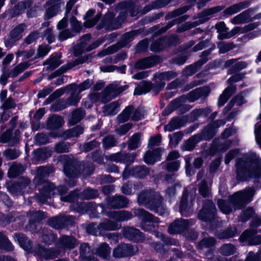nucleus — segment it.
<instances>
[{
  "mask_svg": "<svg viewBox=\"0 0 261 261\" xmlns=\"http://www.w3.org/2000/svg\"><path fill=\"white\" fill-rule=\"evenodd\" d=\"M161 151L160 148H158L152 151H147L144 156V162L147 164H152L159 161L161 155Z\"/></svg>",
  "mask_w": 261,
  "mask_h": 261,
  "instance_id": "a211bd4d",
  "label": "nucleus"
},
{
  "mask_svg": "<svg viewBox=\"0 0 261 261\" xmlns=\"http://www.w3.org/2000/svg\"><path fill=\"white\" fill-rule=\"evenodd\" d=\"M51 155V151L47 148H41L34 151V157L38 160L40 161L44 160Z\"/></svg>",
  "mask_w": 261,
  "mask_h": 261,
  "instance_id": "de8ad7c7",
  "label": "nucleus"
},
{
  "mask_svg": "<svg viewBox=\"0 0 261 261\" xmlns=\"http://www.w3.org/2000/svg\"><path fill=\"white\" fill-rule=\"evenodd\" d=\"M184 102V98L180 97L173 100L166 108V111H168V114L171 113L174 110L180 107Z\"/></svg>",
  "mask_w": 261,
  "mask_h": 261,
  "instance_id": "4d7b16f0",
  "label": "nucleus"
},
{
  "mask_svg": "<svg viewBox=\"0 0 261 261\" xmlns=\"http://www.w3.org/2000/svg\"><path fill=\"white\" fill-rule=\"evenodd\" d=\"M134 213L136 216L140 217L145 222V224L142 226L143 229L148 231H151L155 229V226L150 223H158L159 222L158 218H153L151 214L140 208L135 210Z\"/></svg>",
  "mask_w": 261,
  "mask_h": 261,
  "instance_id": "0eeeda50",
  "label": "nucleus"
},
{
  "mask_svg": "<svg viewBox=\"0 0 261 261\" xmlns=\"http://www.w3.org/2000/svg\"><path fill=\"white\" fill-rule=\"evenodd\" d=\"M176 76V73L173 71L160 73L155 78V84L153 87V91L155 93H158L165 86V81L171 80Z\"/></svg>",
  "mask_w": 261,
  "mask_h": 261,
  "instance_id": "9b49d317",
  "label": "nucleus"
},
{
  "mask_svg": "<svg viewBox=\"0 0 261 261\" xmlns=\"http://www.w3.org/2000/svg\"><path fill=\"white\" fill-rule=\"evenodd\" d=\"M74 218L71 216L60 215L59 217L50 218L48 223L52 227L59 229L65 226L71 225L74 222Z\"/></svg>",
  "mask_w": 261,
  "mask_h": 261,
  "instance_id": "9d476101",
  "label": "nucleus"
},
{
  "mask_svg": "<svg viewBox=\"0 0 261 261\" xmlns=\"http://www.w3.org/2000/svg\"><path fill=\"white\" fill-rule=\"evenodd\" d=\"M119 110V104L117 101H113L108 105H105L102 112L105 115H114Z\"/></svg>",
  "mask_w": 261,
  "mask_h": 261,
  "instance_id": "f704fd0d",
  "label": "nucleus"
},
{
  "mask_svg": "<svg viewBox=\"0 0 261 261\" xmlns=\"http://www.w3.org/2000/svg\"><path fill=\"white\" fill-rule=\"evenodd\" d=\"M111 249L108 244H101L96 250V254L106 259H109L110 257Z\"/></svg>",
  "mask_w": 261,
  "mask_h": 261,
  "instance_id": "58836bf2",
  "label": "nucleus"
},
{
  "mask_svg": "<svg viewBox=\"0 0 261 261\" xmlns=\"http://www.w3.org/2000/svg\"><path fill=\"white\" fill-rule=\"evenodd\" d=\"M236 62L235 59H230L226 61L224 65L225 67L227 68L232 65V67L228 70V73L232 74L235 71L246 68L247 66V63L245 62L241 61L236 63Z\"/></svg>",
  "mask_w": 261,
  "mask_h": 261,
  "instance_id": "aec40b11",
  "label": "nucleus"
},
{
  "mask_svg": "<svg viewBox=\"0 0 261 261\" xmlns=\"http://www.w3.org/2000/svg\"><path fill=\"white\" fill-rule=\"evenodd\" d=\"M110 217L115 218L119 221H126L132 218V215L127 211H120L118 212H112L107 214Z\"/></svg>",
  "mask_w": 261,
  "mask_h": 261,
  "instance_id": "e433bc0d",
  "label": "nucleus"
},
{
  "mask_svg": "<svg viewBox=\"0 0 261 261\" xmlns=\"http://www.w3.org/2000/svg\"><path fill=\"white\" fill-rule=\"evenodd\" d=\"M114 14L111 12H109L105 15L103 19L101 22V24L97 26L98 29L105 27L107 30H112L119 28L122 22L125 18V13H122L118 17L117 19H114Z\"/></svg>",
  "mask_w": 261,
  "mask_h": 261,
  "instance_id": "423d86ee",
  "label": "nucleus"
},
{
  "mask_svg": "<svg viewBox=\"0 0 261 261\" xmlns=\"http://www.w3.org/2000/svg\"><path fill=\"white\" fill-rule=\"evenodd\" d=\"M127 86H119L118 82H115L108 86L101 94L94 93L89 95L91 102H101L105 103L116 97L127 88Z\"/></svg>",
  "mask_w": 261,
  "mask_h": 261,
  "instance_id": "20e7f679",
  "label": "nucleus"
},
{
  "mask_svg": "<svg viewBox=\"0 0 261 261\" xmlns=\"http://www.w3.org/2000/svg\"><path fill=\"white\" fill-rule=\"evenodd\" d=\"M46 5L50 7L46 10L44 18L45 19H49L56 14L59 6L57 0H49L46 3Z\"/></svg>",
  "mask_w": 261,
  "mask_h": 261,
  "instance_id": "c756f323",
  "label": "nucleus"
},
{
  "mask_svg": "<svg viewBox=\"0 0 261 261\" xmlns=\"http://www.w3.org/2000/svg\"><path fill=\"white\" fill-rule=\"evenodd\" d=\"M138 201L139 204L154 210L160 215H163L165 210L162 205V198L158 192L151 190L142 191L138 196Z\"/></svg>",
  "mask_w": 261,
  "mask_h": 261,
  "instance_id": "7ed1b4c3",
  "label": "nucleus"
},
{
  "mask_svg": "<svg viewBox=\"0 0 261 261\" xmlns=\"http://www.w3.org/2000/svg\"><path fill=\"white\" fill-rule=\"evenodd\" d=\"M128 203L127 199L123 196L109 198L107 207L108 208H120L125 206Z\"/></svg>",
  "mask_w": 261,
  "mask_h": 261,
  "instance_id": "2eb2a0df",
  "label": "nucleus"
},
{
  "mask_svg": "<svg viewBox=\"0 0 261 261\" xmlns=\"http://www.w3.org/2000/svg\"><path fill=\"white\" fill-rule=\"evenodd\" d=\"M189 226V222L186 220L178 219L173 222L169 226L168 231L170 234L180 233L186 229Z\"/></svg>",
  "mask_w": 261,
  "mask_h": 261,
  "instance_id": "4468645a",
  "label": "nucleus"
},
{
  "mask_svg": "<svg viewBox=\"0 0 261 261\" xmlns=\"http://www.w3.org/2000/svg\"><path fill=\"white\" fill-rule=\"evenodd\" d=\"M72 91V93L71 95V96L68 99L66 105L60 108L59 109L57 108H54V106L53 107V109L55 111L60 110L63 109H64L65 108L69 106H74L76 105L78 102L79 101L80 99L81 98V95H80V93H78L77 92L75 93L74 90H70Z\"/></svg>",
  "mask_w": 261,
  "mask_h": 261,
  "instance_id": "4c0bfd02",
  "label": "nucleus"
},
{
  "mask_svg": "<svg viewBox=\"0 0 261 261\" xmlns=\"http://www.w3.org/2000/svg\"><path fill=\"white\" fill-rule=\"evenodd\" d=\"M141 134H136L134 135L129 139L128 142V149L129 150H133L138 148L141 142Z\"/></svg>",
  "mask_w": 261,
  "mask_h": 261,
  "instance_id": "3c124183",
  "label": "nucleus"
},
{
  "mask_svg": "<svg viewBox=\"0 0 261 261\" xmlns=\"http://www.w3.org/2000/svg\"><path fill=\"white\" fill-rule=\"evenodd\" d=\"M19 154V151L16 149H8L3 152L4 156L9 160L15 159Z\"/></svg>",
  "mask_w": 261,
  "mask_h": 261,
  "instance_id": "052dcab7",
  "label": "nucleus"
},
{
  "mask_svg": "<svg viewBox=\"0 0 261 261\" xmlns=\"http://www.w3.org/2000/svg\"><path fill=\"white\" fill-rule=\"evenodd\" d=\"M257 26V24L256 23H250L243 27H236L228 32V35L227 37H229V38H230L236 35L245 33L248 31L253 30L256 28Z\"/></svg>",
  "mask_w": 261,
  "mask_h": 261,
  "instance_id": "4be33fe9",
  "label": "nucleus"
},
{
  "mask_svg": "<svg viewBox=\"0 0 261 261\" xmlns=\"http://www.w3.org/2000/svg\"><path fill=\"white\" fill-rule=\"evenodd\" d=\"M158 58L156 57H151L140 60L135 64V67L137 69H143L150 67L157 63Z\"/></svg>",
  "mask_w": 261,
  "mask_h": 261,
  "instance_id": "a878e982",
  "label": "nucleus"
},
{
  "mask_svg": "<svg viewBox=\"0 0 261 261\" xmlns=\"http://www.w3.org/2000/svg\"><path fill=\"white\" fill-rule=\"evenodd\" d=\"M253 213V210L251 207H248L242 212V214L240 216L239 220L242 222H245L250 218Z\"/></svg>",
  "mask_w": 261,
  "mask_h": 261,
  "instance_id": "338daca9",
  "label": "nucleus"
},
{
  "mask_svg": "<svg viewBox=\"0 0 261 261\" xmlns=\"http://www.w3.org/2000/svg\"><path fill=\"white\" fill-rule=\"evenodd\" d=\"M38 254L45 259H51L56 257L59 254L58 251L54 249H46L39 247L37 251Z\"/></svg>",
  "mask_w": 261,
  "mask_h": 261,
  "instance_id": "7c9ffc66",
  "label": "nucleus"
},
{
  "mask_svg": "<svg viewBox=\"0 0 261 261\" xmlns=\"http://www.w3.org/2000/svg\"><path fill=\"white\" fill-rule=\"evenodd\" d=\"M84 132V129L80 126H76L75 127L66 132L68 137H77Z\"/></svg>",
  "mask_w": 261,
  "mask_h": 261,
  "instance_id": "0e129e2a",
  "label": "nucleus"
},
{
  "mask_svg": "<svg viewBox=\"0 0 261 261\" xmlns=\"http://www.w3.org/2000/svg\"><path fill=\"white\" fill-rule=\"evenodd\" d=\"M251 20L249 11H245L233 17L230 20V22L233 24H240L247 23Z\"/></svg>",
  "mask_w": 261,
  "mask_h": 261,
  "instance_id": "bb28decb",
  "label": "nucleus"
},
{
  "mask_svg": "<svg viewBox=\"0 0 261 261\" xmlns=\"http://www.w3.org/2000/svg\"><path fill=\"white\" fill-rule=\"evenodd\" d=\"M235 91L236 87L233 86H229L225 89L223 93L219 97L218 100L219 106H223L230 96L234 93Z\"/></svg>",
  "mask_w": 261,
  "mask_h": 261,
  "instance_id": "72a5a7b5",
  "label": "nucleus"
},
{
  "mask_svg": "<svg viewBox=\"0 0 261 261\" xmlns=\"http://www.w3.org/2000/svg\"><path fill=\"white\" fill-rule=\"evenodd\" d=\"M92 82L90 80H87L83 82L79 86H77L75 84H71L69 86V87L70 88L71 90H74L75 93L77 92L78 93H80L82 91L89 88L92 85Z\"/></svg>",
  "mask_w": 261,
  "mask_h": 261,
  "instance_id": "c03bdc74",
  "label": "nucleus"
},
{
  "mask_svg": "<svg viewBox=\"0 0 261 261\" xmlns=\"http://www.w3.org/2000/svg\"><path fill=\"white\" fill-rule=\"evenodd\" d=\"M24 170V167L22 165L13 163L9 170L8 176L10 178L15 177L19 174L22 173Z\"/></svg>",
  "mask_w": 261,
  "mask_h": 261,
  "instance_id": "09e8293b",
  "label": "nucleus"
},
{
  "mask_svg": "<svg viewBox=\"0 0 261 261\" xmlns=\"http://www.w3.org/2000/svg\"><path fill=\"white\" fill-rule=\"evenodd\" d=\"M143 117L138 110L134 109L132 106L126 108L123 112L117 116V120L120 123H123L129 119L138 120Z\"/></svg>",
  "mask_w": 261,
  "mask_h": 261,
  "instance_id": "6e6552de",
  "label": "nucleus"
},
{
  "mask_svg": "<svg viewBox=\"0 0 261 261\" xmlns=\"http://www.w3.org/2000/svg\"><path fill=\"white\" fill-rule=\"evenodd\" d=\"M138 251L136 246L129 244H121L113 250V255L115 257H122L133 255Z\"/></svg>",
  "mask_w": 261,
  "mask_h": 261,
  "instance_id": "f8f14e48",
  "label": "nucleus"
},
{
  "mask_svg": "<svg viewBox=\"0 0 261 261\" xmlns=\"http://www.w3.org/2000/svg\"><path fill=\"white\" fill-rule=\"evenodd\" d=\"M209 92L210 89L207 87L198 88L189 93L188 99L190 102H193L200 98L205 97Z\"/></svg>",
  "mask_w": 261,
  "mask_h": 261,
  "instance_id": "f3484780",
  "label": "nucleus"
},
{
  "mask_svg": "<svg viewBox=\"0 0 261 261\" xmlns=\"http://www.w3.org/2000/svg\"><path fill=\"white\" fill-rule=\"evenodd\" d=\"M76 245V241L72 237L62 236L59 241L58 247L61 248H73Z\"/></svg>",
  "mask_w": 261,
  "mask_h": 261,
  "instance_id": "393cba45",
  "label": "nucleus"
},
{
  "mask_svg": "<svg viewBox=\"0 0 261 261\" xmlns=\"http://www.w3.org/2000/svg\"><path fill=\"white\" fill-rule=\"evenodd\" d=\"M261 225V220L259 218H256L252 220L250 230H246L242 234L241 239L242 241H245L248 239L252 235L256 233V231L254 229V227Z\"/></svg>",
  "mask_w": 261,
  "mask_h": 261,
  "instance_id": "cd10ccee",
  "label": "nucleus"
},
{
  "mask_svg": "<svg viewBox=\"0 0 261 261\" xmlns=\"http://www.w3.org/2000/svg\"><path fill=\"white\" fill-rule=\"evenodd\" d=\"M43 184V189L40 190L39 195L37 197V200L41 203H44L47 198H51L56 194L60 195L61 196V200L65 202H71L76 196L74 193H71L67 196L63 197V195L67 191V188L65 187L61 186L57 188L53 184L47 181H44Z\"/></svg>",
  "mask_w": 261,
  "mask_h": 261,
  "instance_id": "f03ea898",
  "label": "nucleus"
},
{
  "mask_svg": "<svg viewBox=\"0 0 261 261\" xmlns=\"http://www.w3.org/2000/svg\"><path fill=\"white\" fill-rule=\"evenodd\" d=\"M235 91L236 87L233 86H229L225 89L223 93L219 97L218 100L219 106H223L230 96L234 93Z\"/></svg>",
  "mask_w": 261,
  "mask_h": 261,
  "instance_id": "473e14b6",
  "label": "nucleus"
},
{
  "mask_svg": "<svg viewBox=\"0 0 261 261\" xmlns=\"http://www.w3.org/2000/svg\"><path fill=\"white\" fill-rule=\"evenodd\" d=\"M14 238L23 249L29 251L31 249V242L23 234L16 233Z\"/></svg>",
  "mask_w": 261,
  "mask_h": 261,
  "instance_id": "2f4dec72",
  "label": "nucleus"
},
{
  "mask_svg": "<svg viewBox=\"0 0 261 261\" xmlns=\"http://www.w3.org/2000/svg\"><path fill=\"white\" fill-rule=\"evenodd\" d=\"M218 205L220 211L224 214H229L232 211L228 203L223 200L219 199L218 200Z\"/></svg>",
  "mask_w": 261,
  "mask_h": 261,
  "instance_id": "680f3d73",
  "label": "nucleus"
},
{
  "mask_svg": "<svg viewBox=\"0 0 261 261\" xmlns=\"http://www.w3.org/2000/svg\"><path fill=\"white\" fill-rule=\"evenodd\" d=\"M170 0H158L151 5H148L144 8L143 13H145L152 9L161 8L167 5Z\"/></svg>",
  "mask_w": 261,
  "mask_h": 261,
  "instance_id": "603ef678",
  "label": "nucleus"
},
{
  "mask_svg": "<svg viewBox=\"0 0 261 261\" xmlns=\"http://www.w3.org/2000/svg\"><path fill=\"white\" fill-rule=\"evenodd\" d=\"M255 192L253 187H247L244 190L236 192L230 198L231 204L235 209L241 208L252 200Z\"/></svg>",
  "mask_w": 261,
  "mask_h": 261,
  "instance_id": "39448f33",
  "label": "nucleus"
},
{
  "mask_svg": "<svg viewBox=\"0 0 261 261\" xmlns=\"http://www.w3.org/2000/svg\"><path fill=\"white\" fill-rule=\"evenodd\" d=\"M85 113L82 110L77 109L74 111L71 118L69 119V123L70 125H74L79 122L84 117Z\"/></svg>",
  "mask_w": 261,
  "mask_h": 261,
  "instance_id": "5fc2aeb1",
  "label": "nucleus"
},
{
  "mask_svg": "<svg viewBox=\"0 0 261 261\" xmlns=\"http://www.w3.org/2000/svg\"><path fill=\"white\" fill-rule=\"evenodd\" d=\"M90 38L91 35L88 34L83 36L81 38L80 47L83 50L90 51L99 46L103 42V40L102 39H99L94 42L91 45L87 47L86 45L89 42Z\"/></svg>",
  "mask_w": 261,
  "mask_h": 261,
  "instance_id": "dca6fc26",
  "label": "nucleus"
},
{
  "mask_svg": "<svg viewBox=\"0 0 261 261\" xmlns=\"http://www.w3.org/2000/svg\"><path fill=\"white\" fill-rule=\"evenodd\" d=\"M149 173V169L145 166H137L131 170L126 168L123 173V178L126 179L130 175L139 178H143Z\"/></svg>",
  "mask_w": 261,
  "mask_h": 261,
  "instance_id": "ddd939ff",
  "label": "nucleus"
},
{
  "mask_svg": "<svg viewBox=\"0 0 261 261\" xmlns=\"http://www.w3.org/2000/svg\"><path fill=\"white\" fill-rule=\"evenodd\" d=\"M180 126V121L178 119H173L165 127V131L172 132L175 129L179 128Z\"/></svg>",
  "mask_w": 261,
  "mask_h": 261,
  "instance_id": "e2e57ef3",
  "label": "nucleus"
},
{
  "mask_svg": "<svg viewBox=\"0 0 261 261\" xmlns=\"http://www.w3.org/2000/svg\"><path fill=\"white\" fill-rule=\"evenodd\" d=\"M215 27L219 33L218 38L220 39L229 38V37H227L228 35V29L226 28L224 22L221 21L217 23Z\"/></svg>",
  "mask_w": 261,
  "mask_h": 261,
  "instance_id": "a18cd8bd",
  "label": "nucleus"
},
{
  "mask_svg": "<svg viewBox=\"0 0 261 261\" xmlns=\"http://www.w3.org/2000/svg\"><path fill=\"white\" fill-rule=\"evenodd\" d=\"M199 192L203 197H209L211 195V185L203 180L199 185Z\"/></svg>",
  "mask_w": 261,
  "mask_h": 261,
  "instance_id": "864d4df0",
  "label": "nucleus"
},
{
  "mask_svg": "<svg viewBox=\"0 0 261 261\" xmlns=\"http://www.w3.org/2000/svg\"><path fill=\"white\" fill-rule=\"evenodd\" d=\"M192 205L193 203L192 202L190 204L187 203V195L184 194L179 205V211L180 214L183 216H187L188 212Z\"/></svg>",
  "mask_w": 261,
  "mask_h": 261,
  "instance_id": "ea45409f",
  "label": "nucleus"
},
{
  "mask_svg": "<svg viewBox=\"0 0 261 261\" xmlns=\"http://www.w3.org/2000/svg\"><path fill=\"white\" fill-rule=\"evenodd\" d=\"M123 234L129 240L140 241L144 239L142 233L138 229L134 228H125L123 230Z\"/></svg>",
  "mask_w": 261,
  "mask_h": 261,
  "instance_id": "412c9836",
  "label": "nucleus"
},
{
  "mask_svg": "<svg viewBox=\"0 0 261 261\" xmlns=\"http://www.w3.org/2000/svg\"><path fill=\"white\" fill-rule=\"evenodd\" d=\"M154 87V86L152 87L151 83L150 82L142 81L135 89L134 94L142 95L145 94L148 92L151 88L153 89Z\"/></svg>",
  "mask_w": 261,
  "mask_h": 261,
  "instance_id": "c9c22d12",
  "label": "nucleus"
},
{
  "mask_svg": "<svg viewBox=\"0 0 261 261\" xmlns=\"http://www.w3.org/2000/svg\"><path fill=\"white\" fill-rule=\"evenodd\" d=\"M216 212V208L212 201L204 203L202 209L200 211L198 217L204 221H207L213 219Z\"/></svg>",
  "mask_w": 261,
  "mask_h": 261,
  "instance_id": "1a4fd4ad",
  "label": "nucleus"
},
{
  "mask_svg": "<svg viewBox=\"0 0 261 261\" xmlns=\"http://www.w3.org/2000/svg\"><path fill=\"white\" fill-rule=\"evenodd\" d=\"M48 66L47 68L48 70H53L58 67L62 64L59 56H51L48 60L45 62Z\"/></svg>",
  "mask_w": 261,
  "mask_h": 261,
  "instance_id": "8fccbe9b",
  "label": "nucleus"
},
{
  "mask_svg": "<svg viewBox=\"0 0 261 261\" xmlns=\"http://www.w3.org/2000/svg\"><path fill=\"white\" fill-rule=\"evenodd\" d=\"M102 142L103 147L105 148H109L114 146L117 143L116 140L112 136H109L105 137L103 139Z\"/></svg>",
  "mask_w": 261,
  "mask_h": 261,
  "instance_id": "69168bd1",
  "label": "nucleus"
},
{
  "mask_svg": "<svg viewBox=\"0 0 261 261\" xmlns=\"http://www.w3.org/2000/svg\"><path fill=\"white\" fill-rule=\"evenodd\" d=\"M254 134L256 142L261 148V122H258L255 124Z\"/></svg>",
  "mask_w": 261,
  "mask_h": 261,
  "instance_id": "774afa93",
  "label": "nucleus"
},
{
  "mask_svg": "<svg viewBox=\"0 0 261 261\" xmlns=\"http://www.w3.org/2000/svg\"><path fill=\"white\" fill-rule=\"evenodd\" d=\"M207 59L203 58L201 60L198 61L194 65H191L187 67L184 70L185 74L187 75H191L193 73L196 72L197 68L201 66L202 64L207 61Z\"/></svg>",
  "mask_w": 261,
  "mask_h": 261,
  "instance_id": "49530a36",
  "label": "nucleus"
},
{
  "mask_svg": "<svg viewBox=\"0 0 261 261\" xmlns=\"http://www.w3.org/2000/svg\"><path fill=\"white\" fill-rule=\"evenodd\" d=\"M121 227L118 223H114L110 220H105L99 225V228L101 232L105 230H115L119 229Z\"/></svg>",
  "mask_w": 261,
  "mask_h": 261,
  "instance_id": "a19ab883",
  "label": "nucleus"
},
{
  "mask_svg": "<svg viewBox=\"0 0 261 261\" xmlns=\"http://www.w3.org/2000/svg\"><path fill=\"white\" fill-rule=\"evenodd\" d=\"M168 42V39L167 38L159 39L151 44L150 49L155 52L160 51L167 46Z\"/></svg>",
  "mask_w": 261,
  "mask_h": 261,
  "instance_id": "37998d69",
  "label": "nucleus"
},
{
  "mask_svg": "<svg viewBox=\"0 0 261 261\" xmlns=\"http://www.w3.org/2000/svg\"><path fill=\"white\" fill-rule=\"evenodd\" d=\"M30 222L33 223L39 222L43 219L45 217V214L40 211L30 212L28 215Z\"/></svg>",
  "mask_w": 261,
  "mask_h": 261,
  "instance_id": "6e6d98bb",
  "label": "nucleus"
},
{
  "mask_svg": "<svg viewBox=\"0 0 261 261\" xmlns=\"http://www.w3.org/2000/svg\"><path fill=\"white\" fill-rule=\"evenodd\" d=\"M49 173V168L46 167H39L36 170V176L34 178V182L37 185L41 184V179L47 176Z\"/></svg>",
  "mask_w": 261,
  "mask_h": 261,
  "instance_id": "79ce46f5",
  "label": "nucleus"
},
{
  "mask_svg": "<svg viewBox=\"0 0 261 261\" xmlns=\"http://www.w3.org/2000/svg\"><path fill=\"white\" fill-rule=\"evenodd\" d=\"M182 138V134L180 132H176L170 135V145L171 147L176 146Z\"/></svg>",
  "mask_w": 261,
  "mask_h": 261,
  "instance_id": "bf43d9fd",
  "label": "nucleus"
},
{
  "mask_svg": "<svg viewBox=\"0 0 261 261\" xmlns=\"http://www.w3.org/2000/svg\"><path fill=\"white\" fill-rule=\"evenodd\" d=\"M249 3L248 2L244 1L241 3L234 4L228 8H226L224 11L223 13L225 15H232L236 14L241 10L248 7Z\"/></svg>",
  "mask_w": 261,
  "mask_h": 261,
  "instance_id": "5701e85b",
  "label": "nucleus"
},
{
  "mask_svg": "<svg viewBox=\"0 0 261 261\" xmlns=\"http://www.w3.org/2000/svg\"><path fill=\"white\" fill-rule=\"evenodd\" d=\"M64 121L61 116L58 115H53L48 118L47 121V126L50 129L58 128L62 126Z\"/></svg>",
  "mask_w": 261,
  "mask_h": 261,
  "instance_id": "c85d7f7f",
  "label": "nucleus"
},
{
  "mask_svg": "<svg viewBox=\"0 0 261 261\" xmlns=\"http://www.w3.org/2000/svg\"><path fill=\"white\" fill-rule=\"evenodd\" d=\"M222 10V8L220 6L215 7L205 10L200 14L199 19L198 20L199 22H196V23L195 24V25L204 23L206 21L208 20L214 14Z\"/></svg>",
  "mask_w": 261,
  "mask_h": 261,
  "instance_id": "b1692460",
  "label": "nucleus"
},
{
  "mask_svg": "<svg viewBox=\"0 0 261 261\" xmlns=\"http://www.w3.org/2000/svg\"><path fill=\"white\" fill-rule=\"evenodd\" d=\"M25 26L23 24H20L14 28L10 33L12 38L14 40H18L21 38V34L24 30Z\"/></svg>",
  "mask_w": 261,
  "mask_h": 261,
  "instance_id": "13d9d810",
  "label": "nucleus"
},
{
  "mask_svg": "<svg viewBox=\"0 0 261 261\" xmlns=\"http://www.w3.org/2000/svg\"><path fill=\"white\" fill-rule=\"evenodd\" d=\"M11 131L8 130L0 136V142L5 143L10 142L11 145H13L19 141L20 132L17 130L15 132V136L11 137Z\"/></svg>",
  "mask_w": 261,
  "mask_h": 261,
  "instance_id": "6ab92c4d",
  "label": "nucleus"
},
{
  "mask_svg": "<svg viewBox=\"0 0 261 261\" xmlns=\"http://www.w3.org/2000/svg\"><path fill=\"white\" fill-rule=\"evenodd\" d=\"M237 178L246 181L252 178L261 177V165L256 163L253 158L248 155H244L236 163Z\"/></svg>",
  "mask_w": 261,
  "mask_h": 261,
  "instance_id": "f257e3e1",
  "label": "nucleus"
}]
</instances>
